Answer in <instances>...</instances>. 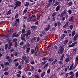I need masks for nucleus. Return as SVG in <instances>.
Segmentation results:
<instances>
[{
    "label": "nucleus",
    "instance_id": "nucleus-1",
    "mask_svg": "<svg viewBox=\"0 0 78 78\" xmlns=\"http://www.w3.org/2000/svg\"><path fill=\"white\" fill-rule=\"evenodd\" d=\"M64 48L63 46H61L58 48V54H62L63 51H64Z\"/></svg>",
    "mask_w": 78,
    "mask_h": 78
},
{
    "label": "nucleus",
    "instance_id": "nucleus-2",
    "mask_svg": "<svg viewBox=\"0 0 78 78\" xmlns=\"http://www.w3.org/2000/svg\"><path fill=\"white\" fill-rule=\"evenodd\" d=\"M57 25H58V27H60L61 26V23H60L59 21H58L57 23H54V26L55 27H57Z\"/></svg>",
    "mask_w": 78,
    "mask_h": 78
},
{
    "label": "nucleus",
    "instance_id": "nucleus-3",
    "mask_svg": "<svg viewBox=\"0 0 78 78\" xmlns=\"http://www.w3.org/2000/svg\"><path fill=\"white\" fill-rule=\"evenodd\" d=\"M36 51H35L34 54L35 55V56H38L40 53H41V51H38V50H36Z\"/></svg>",
    "mask_w": 78,
    "mask_h": 78
},
{
    "label": "nucleus",
    "instance_id": "nucleus-4",
    "mask_svg": "<svg viewBox=\"0 0 78 78\" xmlns=\"http://www.w3.org/2000/svg\"><path fill=\"white\" fill-rule=\"evenodd\" d=\"M15 3L16 4H15V5H17L18 6H20V5L22 4L21 2L19 1H16Z\"/></svg>",
    "mask_w": 78,
    "mask_h": 78
},
{
    "label": "nucleus",
    "instance_id": "nucleus-5",
    "mask_svg": "<svg viewBox=\"0 0 78 78\" xmlns=\"http://www.w3.org/2000/svg\"><path fill=\"white\" fill-rule=\"evenodd\" d=\"M19 36V34H17V32H15V33L12 34V37H17Z\"/></svg>",
    "mask_w": 78,
    "mask_h": 78
},
{
    "label": "nucleus",
    "instance_id": "nucleus-6",
    "mask_svg": "<svg viewBox=\"0 0 78 78\" xmlns=\"http://www.w3.org/2000/svg\"><path fill=\"white\" fill-rule=\"evenodd\" d=\"M77 44V43L75 42L73 43L72 44L70 45H69L68 46V47H74V46H75V44Z\"/></svg>",
    "mask_w": 78,
    "mask_h": 78
},
{
    "label": "nucleus",
    "instance_id": "nucleus-7",
    "mask_svg": "<svg viewBox=\"0 0 78 78\" xmlns=\"http://www.w3.org/2000/svg\"><path fill=\"white\" fill-rule=\"evenodd\" d=\"M69 25V22H66V24L63 26V28H65Z\"/></svg>",
    "mask_w": 78,
    "mask_h": 78
},
{
    "label": "nucleus",
    "instance_id": "nucleus-8",
    "mask_svg": "<svg viewBox=\"0 0 78 78\" xmlns=\"http://www.w3.org/2000/svg\"><path fill=\"white\" fill-rule=\"evenodd\" d=\"M78 34H76V35H75L74 37V42H76V39H77V38H78Z\"/></svg>",
    "mask_w": 78,
    "mask_h": 78
},
{
    "label": "nucleus",
    "instance_id": "nucleus-9",
    "mask_svg": "<svg viewBox=\"0 0 78 78\" xmlns=\"http://www.w3.org/2000/svg\"><path fill=\"white\" fill-rule=\"evenodd\" d=\"M50 25H48L47 27L46 28H45V30L46 31H48L49 30H50V28L51 27Z\"/></svg>",
    "mask_w": 78,
    "mask_h": 78
},
{
    "label": "nucleus",
    "instance_id": "nucleus-10",
    "mask_svg": "<svg viewBox=\"0 0 78 78\" xmlns=\"http://www.w3.org/2000/svg\"><path fill=\"white\" fill-rule=\"evenodd\" d=\"M60 6H59V5H58L56 7V8L55 9L56 11L57 12H58V11L60 10Z\"/></svg>",
    "mask_w": 78,
    "mask_h": 78
},
{
    "label": "nucleus",
    "instance_id": "nucleus-11",
    "mask_svg": "<svg viewBox=\"0 0 78 78\" xmlns=\"http://www.w3.org/2000/svg\"><path fill=\"white\" fill-rule=\"evenodd\" d=\"M31 32L30 30H28L26 34L27 36H29V35H30V34H31Z\"/></svg>",
    "mask_w": 78,
    "mask_h": 78
},
{
    "label": "nucleus",
    "instance_id": "nucleus-12",
    "mask_svg": "<svg viewBox=\"0 0 78 78\" xmlns=\"http://www.w3.org/2000/svg\"><path fill=\"white\" fill-rule=\"evenodd\" d=\"M11 9L9 10L7 12H6V14L7 15H8L9 14H11Z\"/></svg>",
    "mask_w": 78,
    "mask_h": 78
},
{
    "label": "nucleus",
    "instance_id": "nucleus-13",
    "mask_svg": "<svg viewBox=\"0 0 78 78\" xmlns=\"http://www.w3.org/2000/svg\"><path fill=\"white\" fill-rule=\"evenodd\" d=\"M54 60V58H51L48 59V61L49 62H52V61H53Z\"/></svg>",
    "mask_w": 78,
    "mask_h": 78
},
{
    "label": "nucleus",
    "instance_id": "nucleus-14",
    "mask_svg": "<svg viewBox=\"0 0 78 78\" xmlns=\"http://www.w3.org/2000/svg\"><path fill=\"white\" fill-rule=\"evenodd\" d=\"M26 31H25V30L24 28L22 30L21 33L22 34H24L25 33Z\"/></svg>",
    "mask_w": 78,
    "mask_h": 78
},
{
    "label": "nucleus",
    "instance_id": "nucleus-15",
    "mask_svg": "<svg viewBox=\"0 0 78 78\" xmlns=\"http://www.w3.org/2000/svg\"><path fill=\"white\" fill-rule=\"evenodd\" d=\"M22 59H23V60H26L27 59V57L26 56V55H23L22 57Z\"/></svg>",
    "mask_w": 78,
    "mask_h": 78
},
{
    "label": "nucleus",
    "instance_id": "nucleus-16",
    "mask_svg": "<svg viewBox=\"0 0 78 78\" xmlns=\"http://www.w3.org/2000/svg\"><path fill=\"white\" fill-rule=\"evenodd\" d=\"M59 4V2H56L55 3L54 5V6H56L58 5Z\"/></svg>",
    "mask_w": 78,
    "mask_h": 78
},
{
    "label": "nucleus",
    "instance_id": "nucleus-17",
    "mask_svg": "<svg viewBox=\"0 0 78 78\" xmlns=\"http://www.w3.org/2000/svg\"><path fill=\"white\" fill-rule=\"evenodd\" d=\"M73 64L72 63L69 69V70H72V69L73 68Z\"/></svg>",
    "mask_w": 78,
    "mask_h": 78
},
{
    "label": "nucleus",
    "instance_id": "nucleus-18",
    "mask_svg": "<svg viewBox=\"0 0 78 78\" xmlns=\"http://www.w3.org/2000/svg\"><path fill=\"white\" fill-rule=\"evenodd\" d=\"M68 41H69V40H66L64 41V45H66V44H67V42H68Z\"/></svg>",
    "mask_w": 78,
    "mask_h": 78
},
{
    "label": "nucleus",
    "instance_id": "nucleus-19",
    "mask_svg": "<svg viewBox=\"0 0 78 78\" xmlns=\"http://www.w3.org/2000/svg\"><path fill=\"white\" fill-rule=\"evenodd\" d=\"M45 75V72H44L42 73L41 75V77H43V76H44Z\"/></svg>",
    "mask_w": 78,
    "mask_h": 78
},
{
    "label": "nucleus",
    "instance_id": "nucleus-20",
    "mask_svg": "<svg viewBox=\"0 0 78 78\" xmlns=\"http://www.w3.org/2000/svg\"><path fill=\"white\" fill-rule=\"evenodd\" d=\"M69 27L70 30H72L73 28V25H71L69 26Z\"/></svg>",
    "mask_w": 78,
    "mask_h": 78
},
{
    "label": "nucleus",
    "instance_id": "nucleus-21",
    "mask_svg": "<svg viewBox=\"0 0 78 78\" xmlns=\"http://www.w3.org/2000/svg\"><path fill=\"white\" fill-rule=\"evenodd\" d=\"M30 48H28L26 49L27 53H29L30 52Z\"/></svg>",
    "mask_w": 78,
    "mask_h": 78
},
{
    "label": "nucleus",
    "instance_id": "nucleus-22",
    "mask_svg": "<svg viewBox=\"0 0 78 78\" xmlns=\"http://www.w3.org/2000/svg\"><path fill=\"white\" fill-rule=\"evenodd\" d=\"M8 60L9 62L11 63V62H12V59L11 58V57H10Z\"/></svg>",
    "mask_w": 78,
    "mask_h": 78
},
{
    "label": "nucleus",
    "instance_id": "nucleus-23",
    "mask_svg": "<svg viewBox=\"0 0 78 78\" xmlns=\"http://www.w3.org/2000/svg\"><path fill=\"white\" fill-rule=\"evenodd\" d=\"M35 50H34L33 49H31V54H33V53H35Z\"/></svg>",
    "mask_w": 78,
    "mask_h": 78
},
{
    "label": "nucleus",
    "instance_id": "nucleus-24",
    "mask_svg": "<svg viewBox=\"0 0 78 78\" xmlns=\"http://www.w3.org/2000/svg\"><path fill=\"white\" fill-rule=\"evenodd\" d=\"M34 78H39V75L38 74H36L34 76Z\"/></svg>",
    "mask_w": 78,
    "mask_h": 78
},
{
    "label": "nucleus",
    "instance_id": "nucleus-25",
    "mask_svg": "<svg viewBox=\"0 0 78 78\" xmlns=\"http://www.w3.org/2000/svg\"><path fill=\"white\" fill-rule=\"evenodd\" d=\"M73 16H72L71 17H70L69 19V21H70V22H71L72 20H73Z\"/></svg>",
    "mask_w": 78,
    "mask_h": 78
},
{
    "label": "nucleus",
    "instance_id": "nucleus-26",
    "mask_svg": "<svg viewBox=\"0 0 78 78\" xmlns=\"http://www.w3.org/2000/svg\"><path fill=\"white\" fill-rule=\"evenodd\" d=\"M56 12H54L53 13L52 16V17H55V16H56Z\"/></svg>",
    "mask_w": 78,
    "mask_h": 78
},
{
    "label": "nucleus",
    "instance_id": "nucleus-27",
    "mask_svg": "<svg viewBox=\"0 0 78 78\" xmlns=\"http://www.w3.org/2000/svg\"><path fill=\"white\" fill-rule=\"evenodd\" d=\"M70 61V58H66L65 60V62H69Z\"/></svg>",
    "mask_w": 78,
    "mask_h": 78
},
{
    "label": "nucleus",
    "instance_id": "nucleus-28",
    "mask_svg": "<svg viewBox=\"0 0 78 78\" xmlns=\"http://www.w3.org/2000/svg\"><path fill=\"white\" fill-rule=\"evenodd\" d=\"M37 28V27L36 26H32L31 27L32 29H34V30H36Z\"/></svg>",
    "mask_w": 78,
    "mask_h": 78
},
{
    "label": "nucleus",
    "instance_id": "nucleus-29",
    "mask_svg": "<svg viewBox=\"0 0 78 78\" xmlns=\"http://www.w3.org/2000/svg\"><path fill=\"white\" fill-rule=\"evenodd\" d=\"M12 31V28L11 27H10L9 29H8V31L9 32H11Z\"/></svg>",
    "mask_w": 78,
    "mask_h": 78
},
{
    "label": "nucleus",
    "instance_id": "nucleus-30",
    "mask_svg": "<svg viewBox=\"0 0 78 78\" xmlns=\"http://www.w3.org/2000/svg\"><path fill=\"white\" fill-rule=\"evenodd\" d=\"M48 66V63H46L43 67L44 68H46Z\"/></svg>",
    "mask_w": 78,
    "mask_h": 78
},
{
    "label": "nucleus",
    "instance_id": "nucleus-31",
    "mask_svg": "<svg viewBox=\"0 0 78 78\" xmlns=\"http://www.w3.org/2000/svg\"><path fill=\"white\" fill-rule=\"evenodd\" d=\"M46 62H47V61H46L43 62H42L41 63L42 66H44V65H45V64H46Z\"/></svg>",
    "mask_w": 78,
    "mask_h": 78
},
{
    "label": "nucleus",
    "instance_id": "nucleus-32",
    "mask_svg": "<svg viewBox=\"0 0 78 78\" xmlns=\"http://www.w3.org/2000/svg\"><path fill=\"white\" fill-rule=\"evenodd\" d=\"M68 5L69 6H72V2H70L68 3Z\"/></svg>",
    "mask_w": 78,
    "mask_h": 78
},
{
    "label": "nucleus",
    "instance_id": "nucleus-33",
    "mask_svg": "<svg viewBox=\"0 0 78 78\" xmlns=\"http://www.w3.org/2000/svg\"><path fill=\"white\" fill-rule=\"evenodd\" d=\"M68 12L69 14H71L72 12V10L71 9H69L68 10Z\"/></svg>",
    "mask_w": 78,
    "mask_h": 78
},
{
    "label": "nucleus",
    "instance_id": "nucleus-34",
    "mask_svg": "<svg viewBox=\"0 0 78 78\" xmlns=\"http://www.w3.org/2000/svg\"><path fill=\"white\" fill-rule=\"evenodd\" d=\"M51 20L52 21H53L54 22L55 21V17H52L51 18Z\"/></svg>",
    "mask_w": 78,
    "mask_h": 78
},
{
    "label": "nucleus",
    "instance_id": "nucleus-35",
    "mask_svg": "<svg viewBox=\"0 0 78 78\" xmlns=\"http://www.w3.org/2000/svg\"><path fill=\"white\" fill-rule=\"evenodd\" d=\"M30 5V3L28 2H27L26 3V4L25 5V6H28L29 5Z\"/></svg>",
    "mask_w": 78,
    "mask_h": 78
},
{
    "label": "nucleus",
    "instance_id": "nucleus-36",
    "mask_svg": "<svg viewBox=\"0 0 78 78\" xmlns=\"http://www.w3.org/2000/svg\"><path fill=\"white\" fill-rule=\"evenodd\" d=\"M6 35L5 34H0V36H1V37H5V36H6Z\"/></svg>",
    "mask_w": 78,
    "mask_h": 78
},
{
    "label": "nucleus",
    "instance_id": "nucleus-37",
    "mask_svg": "<svg viewBox=\"0 0 78 78\" xmlns=\"http://www.w3.org/2000/svg\"><path fill=\"white\" fill-rule=\"evenodd\" d=\"M26 36V34H22L21 35V37H25Z\"/></svg>",
    "mask_w": 78,
    "mask_h": 78
},
{
    "label": "nucleus",
    "instance_id": "nucleus-38",
    "mask_svg": "<svg viewBox=\"0 0 78 78\" xmlns=\"http://www.w3.org/2000/svg\"><path fill=\"white\" fill-rule=\"evenodd\" d=\"M75 31L74 30L72 33V36H74L75 35Z\"/></svg>",
    "mask_w": 78,
    "mask_h": 78
},
{
    "label": "nucleus",
    "instance_id": "nucleus-39",
    "mask_svg": "<svg viewBox=\"0 0 78 78\" xmlns=\"http://www.w3.org/2000/svg\"><path fill=\"white\" fill-rule=\"evenodd\" d=\"M15 47H17V42H16L15 43Z\"/></svg>",
    "mask_w": 78,
    "mask_h": 78
},
{
    "label": "nucleus",
    "instance_id": "nucleus-40",
    "mask_svg": "<svg viewBox=\"0 0 78 78\" xmlns=\"http://www.w3.org/2000/svg\"><path fill=\"white\" fill-rule=\"evenodd\" d=\"M5 48L6 50H7V48H8V44H6L5 45Z\"/></svg>",
    "mask_w": 78,
    "mask_h": 78
},
{
    "label": "nucleus",
    "instance_id": "nucleus-41",
    "mask_svg": "<svg viewBox=\"0 0 78 78\" xmlns=\"http://www.w3.org/2000/svg\"><path fill=\"white\" fill-rule=\"evenodd\" d=\"M8 69H9V68L8 67H6L5 68V69L3 71L4 72H5V71H6V70H8Z\"/></svg>",
    "mask_w": 78,
    "mask_h": 78
},
{
    "label": "nucleus",
    "instance_id": "nucleus-42",
    "mask_svg": "<svg viewBox=\"0 0 78 78\" xmlns=\"http://www.w3.org/2000/svg\"><path fill=\"white\" fill-rule=\"evenodd\" d=\"M37 39V37H33V40H34V41H36V40Z\"/></svg>",
    "mask_w": 78,
    "mask_h": 78
},
{
    "label": "nucleus",
    "instance_id": "nucleus-43",
    "mask_svg": "<svg viewBox=\"0 0 78 78\" xmlns=\"http://www.w3.org/2000/svg\"><path fill=\"white\" fill-rule=\"evenodd\" d=\"M73 50L74 53H75L76 52V48L73 49Z\"/></svg>",
    "mask_w": 78,
    "mask_h": 78
},
{
    "label": "nucleus",
    "instance_id": "nucleus-44",
    "mask_svg": "<svg viewBox=\"0 0 78 78\" xmlns=\"http://www.w3.org/2000/svg\"><path fill=\"white\" fill-rule=\"evenodd\" d=\"M18 55V53L16 52L14 54L15 56H17V55Z\"/></svg>",
    "mask_w": 78,
    "mask_h": 78
},
{
    "label": "nucleus",
    "instance_id": "nucleus-45",
    "mask_svg": "<svg viewBox=\"0 0 78 78\" xmlns=\"http://www.w3.org/2000/svg\"><path fill=\"white\" fill-rule=\"evenodd\" d=\"M50 69H48L47 71V73H50Z\"/></svg>",
    "mask_w": 78,
    "mask_h": 78
},
{
    "label": "nucleus",
    "instance_id": "nucleus-46",
    "mask_svg": "<svg viewBox=\"0 0 78 78\" xmlns=\"http://www.w3.org/2000/svg\"><path fill=\"white\" fill-rule=\"evenodd\" d=\"M9 74V73H8L7 72H5L4 73V75H8Z\"/></svg>",
    "mask_w": 78,
    "mask_h": 78
},
{
    "label": "nucleus",
    "instance_id": "nucleus-47",
    "mask_svg": "<svg viewBox=\"0 0 78 78\" xmlns=\"http://www.w3.org/2000/svg\"><path fill=\"white\" fill-rule=\"evenodd\" d=\"M16 76H17V77H19V78L21 77L20 75V74H19V73H18L16 75Z\"/></svg>",
    "mask_w": 78,
    "mask_h": 78
},
{
    "label": "nucleus",
    "instance_id": "nucleus-48",
    "mask_svg": "<svg viewBox=\"0 0 78 78\" xmlns=\"http://www.w3.org/2000/svg\"><path fill=\"white\" fill-rule=\"evenodd\" d=\"M69 75H73V72L72 71H71L70 72H69Z\"/></svg>",
    "mask_w": 78,
    "mask_h": 78
},
{
    "label": "nucleus",
    "instance_id": "nucleus-49",
    "mask_svg": "<svg viewBox=\"0 0 78 78\" xmlns=\"http://www.w3.org/2000/svg\"><path fill=\"white\" fill-rule=\"evenodd\" d=\"M31 67L32 70H31L30 71H33V70H34V68L33 67V66H31Z\"/></svg>",
    "mask_w": 78,
    "mask_h": 78
},
{
    "label": "nucleus",
    "instance_id": "nucleus-50",
    "mask_svg": "<svg viewBox=\"0 0 78 78\" xmlns=\"http://www.w3.org/2000/svg\"><path fill=\"white\" fill-rule=\"evenodd\" d=\"M18 68L20 70L22 69V66L20 65H19V66L18 67Z\"/></svg>",
    "mask_w": 78,
    "mask_h": 78
},
{
    "label": "nucleus",
    "instance_id": "nucleus-51",
    "mask_svg": "<svg viewBox=\"0 0 78 78\" xmlns=\"http://www.w3.org/2000/svg\"><path fill=\"white\" fill-rule=\"evenodd\" d=\"M18 61V58H16L13 61V62H16L17 61Z\"/></svg>",
    "mask_w": 78,
    "mask_h": 78
},
{
    "label": "nucleus",
    "instance_id": "nucleus-52",
    "mask_svg": "<svg viewBox=\"0 0 78 78\" xmlns=\"http://www.w3.org/2000/svg\"><path fill=\"white\" fill-rule=\"evenodd\" d=\"M21 39L22 41H25V38L23 37H21Z\"/></svg>",
    "mask_w": 78,
    "mask_h": 78
},
{
    "label": "nucleus",
    "instance_id": "nucleus-53",
    "mask_svg": "<svg viewBox=\"0 0 78 78\" xmlns=\"http://www.w3.org/2000/svg\"><path fill=\"white\" fill-rule=\"evenodd\" d=\"M53 1V0H49L48 1V3H50L51 4V3H52V1Z\"/></svg>",
    "mask_w": 78,
    "mask_h": 78
},
{
    "label": "nucleus",
    "instance_id": "nucleus-54",
    "mask_svg": "<svg viewBox=\"0 0 78 78\" xmlns=\"http://www.w3.org/2000/svg\"><path fill=\"white\" fill-rule=\"evenodd\" d=\"M65 34H63L62 35L61 37V38H64V37H65Z\"/></svg>",
    "mask_w": 78,
    "mask_h": 78
},
{
    "label": "nucleus",
    "instance_id": "nucleus-55",
    "mask_svg": "<svg viewBox=\"0 0 78 78\" xmlns=\"http://www.w3.org/2000/svg\"><path fill=\"white\" fill-rule=\"evenodd\" d=\"M43 61H46L47 60V58L45 57H44L42 59Z\"/></svg>",
    "mask_w": 78,
    "mask_h": 78
},
{
    "label": "nucleus",
    "instance_id": "nucleus-56",
    "mask_svg": "<svg viewBox=\"0 0 78 78\" xmlns=\"http://www.w3.org/2000/svg\"><path fill=\"white\" fill-rule=\"evenodd\" d=\"M51 5V4L48 3V5L47 6V7L48 8H49V7H50V6Z\"/></svg>",
    "mask_w": 78,
    "mask_h": 78
},
{
    "label": "nucleus",
    "instance_id": "nucleus-57",
    "mask_svg": "<svg viewBox=\"0 0 78 78\" xmlns=\"http://www.w3.org/2000/svg\"><path fill=\"white\" fill-rule=\"evenodd\" d=\"M63 12L65 14H67V10H66V9H65L64 10Z\"/></svg>",
    "mask_w": 78,
    "mask_h": 78
},
{
    "label": "nucleus",
    "instance_id": "nucleus-58",
    "mask_svg": "<svg viewBox=\"0 0 78 78\" xmlns=\"http://www.w3.org/2000/svg\"><path fill=\"white\" fill-rule=\"evenodd\" d=\"M14 51V49L13 48H12L10 50V51L11 53H12V51Z\"/></svg>",
    "mask_w": 78,
    "mask_h": 78
},
{
    "label": "nucleus",
    "instance_id": "nucleus-59",
    "mask_svg": "<svg viewBox=\"0 0 78 78\" xmlns=\"http://www.w3.org/2000/svg\"><path fill=\"white\" fill-rule=\"evenodd\" d=\"M73 76H74V74L71 75L70 77H69V78H73Z\"/></svg>",
    "mask_w": 78,
    "mask_h": 78
},
{
    "label": "nucleus",
    "instance_id": "nucleus-60",
    "mask_svg": "<svg viewBox=\"0 0 78 78\" xmlns=\"http://www.w3.org/2000/svg\"><path fill=\"white\" fill-rule=\"evenodd\" d=\"M39 40H40V38L39 37H38L37 38V42H39Z\"/></svg>",
    "mask_w": 78,
    "mask_h": 78
},
{
    "label": "nucleus",
    "instance_id": "nucleus-61",
    "mask_svg": "<svg viewBox=\"0 0 78 78\" xmlns=\"http://www.w3.org/2000/svg\"><path fill=\"white\" fill-rule=\"evenodd\" d=\"M27 10L26 9H25L23 11L24 13H27Z\"/></svg>",
    "mask_w": 78,
    "mask_h": 78
},
{
    "label": "nucleus",
    "instance_id": "nucleus-62",
    "mask_svg": "<svg viewBox=\"0 0 78 78\" xmlns=\"http://www.w3.org/2000/svg\"><path fill=\"white\" fill-rule=\"evenodd\" d=\"M18 16L19 15L18 14H17L15 16V19H17V18L18 17Z\"/></svg>",
    "mask_w": 78,
    "mask_h": 78
},
{
    "label": "nucleus",
    "instance_id": "nucleus-63",
    "mask_svg": "<svg viewBox=\"0 0 78 78\" xmlns=\"http://www.w3.org/2000/svg\"><path fill=\"white\" fill-rule=\"evenodd\" d=\"M24 44L23 41H22L20 43V45H23V44Z\"/></svg>",
    "mask_w": 78,
    "mask_h": 78
},
{
    "label": "nucleus",
    "instance_id": "nucleus-64",
    "mask_svg": "<svg viewBox=\"0 0 78 78\" xmlns=\"http://www.w3.org/2000/svg\"><path fill=\"white\" fill-rule=\"evenodd\" d=\"M19 64L18 63H17L15 65V67H17L19 66Z\"/></svg>",
    "mask_w": 78,
    "mask_h": 78
}]
</instances>
